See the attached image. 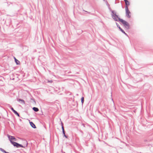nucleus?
<instances>
[{
	"label": "nucleus",
	"instance_id": "obj_1",
	"mask_svg": "<svg viewBox=\"0 0 153 153\" xmlns=\"http://www.w3.org/2000/svg\"><path fill=\"white\" fill-rule=\"evenodd\" d=\"M111 16L114 20L116 21H119L120 19L116 14V13L114 12V11L112 10L111 11Z\"/></svg>",
	"mask_w": 153,
	"mask_h": 153
},
{
	"label": "nucleus",
	"instance_id": "obj_2",
	"mask_svg": "<svg viewBox=\"0 0 153 153\" xmlns=\"http://www.w3.org/2000/svg\"><path fill=\"white\" fill-rule=\"evenodd\" d=\"M122 24L124 25L127 28H129V25L128 23L125 20H124L123 19H120V21Z\"/></svg>",
	"mask_w": 153,
	"mask_h": 153
},
{
	"label": "nucleus",
	"instance_id": "obj_3",
	"mask_svg": "<svg viewBox=\"0 0 153 153\" xmlns=\"http://www.w3.org/2000/svg\"><path fill=\"white\" fill-rule=\"evenodd\" d=\"M125 10L126 16L128 18H130L131 16L129 14H130L131 13L128 10V7L126 6Z\"/></svg>",
	"mask_w": 153,
	"mask_h": 153
},
{
	"label": "nucleus",
	"instance_id": "obj_4",
	"mask_svg": "<svg viewBox=\"0 0 153 153\" xmlns=\"http://www.w3.org/2000/svg\"><path fill=\"white\" fill-rule=\"evenodd\" d=\"M11 143L14 146H16L17 148H19V147H23L22 145L19 144L16 142H12Z\"/></svg>",
	"mask_w": 153,
	"mask_h": 153
},
{
	"label": "nucleus",
	"instance_id": "obj_5",
	"mask_svg": "<svg viewBox=\"0 0 153 153\" xmlns=\"http://www.w3.org/2000/svg\"><path fill=\"white\" fill-rule=\"evenodd\" d=\"M8 137L9 138V140H10V143H11V142H13L12 140H14V141H16V139L13 136H11L9 135H8Z\"/></svg>",
	"mask_w": 153,
	"mask_h": 153
},
{
	"label": "nucleus",
	"instance_id": "obj_6",
	"mask_svg": "<svg viewBox=\"0 0 153 153\" xmlns=\"http://www.w3.org/2000/svg\"><path fill=\"white\" fill-rule=\"evenodd\" d=\"M23 147H22V148H25V147H27V141L25 140H24L23 141Z\"/></svg>",
	"mask_w": 153,
	"mask_h": 153
},
{
	"label": "nucleus",
	"instance_id": "obj_7",
	"mask_svg": "<svg viewBox=\"0 0 153 153\" xmlns=\"http://www.w3.org/2000/svg\"><path fill=\"white\" fill-rule=\"evenodd\" d=\"M11 109L19 117V114L16 111L14 110L13 107H11Z\"/></svg>",
	"mask_w": 153,
	"mask_h": 153
},
{
	"label": "nucleus",
	"instance_id": "obj_8",
	"mask_svg": "<svg viewBox=\"0 0 153 153\" xmlns=\"http://www.w3.org/2000/svg\"><path fill=\"white\" fill-rule=\"evenodd\" d=\"M116 25H117V27L119 28L120 30L122 32H123V33H124L125 34H126L125 33L124 31L120 27L119 25L117 23H116Z\"/></svg>",
	"mask_w": 153,
	"mask_h": 153
},
{
	"label": "nucleus",
	"instance_id": "obj_9",
	"mask_svg": "<svg viewBox=\"0 0 153 153\" xmlns=\"http://www.w3.org/2000/svg\"><path fill=\"white\" fill-rule=\"evenodd\" d=\"M30 124L31 126L34 128H36V126L32 122H30Z\"/></svg>",
	"mask_w": 153,
	"mask_h": 153
},
{
	"label": "nucleus",
	"instance_id": "obj_10",
	"mask_svg": "<svg viewBox=\"0 0 153 153\" xmlns=\"http://www.w3.org/2000/svg\"><path fill=\"white\" fill-rule=\"evenodd\" d=\"M125 2V4L126 5V6L128 7V6L130 4L129 2L127 1V0H124Z\"/></svg>",
	"mask_w": 153,
	"mask_h": 153
},
{
	"label": "nucleus",
	"instance_id": "obj_11",
	"mask_svg": "<svg viewBox=\"0 0 153 153\" xmlns=\"http://www.w3.org/2000/svg\"><path fill=\"white\" fill-rule=\"evenodd\" d=\"M33 110L37 112L39 111V109L37 108L34 107L33 108Z\"/></svg>",
	"mask_w": 153,
	"mask_h": 153
},
{
	"label": "nucleus",
	"instance_id": "obj_12",
	"mask_svg": "<svg viewBox=\"0 0 153 153\" xmlns=\"http://www.w3.org/2000/svg\"><path fill=\"white\" fill-rule=\"evenodd\" d=\"M0 150L4 153H5L6 152V151H5L4 149L1 148H0Z\"/></svg>",
	"mask_w": 153,
	"mask_h": 153
},
{
	"label": "nucleus",
	"instance_id": "obj_13",
	"mask_svg": "<svg viewBox=\"0 0 153 153\" xmlns=\"http://www.w3.org/2000/svg\"><path fill=\"white\" fill-rule=\"evenodd\" d=\"M15 62H16V64H17V65H19L20 64V62L17 59V60H16L15 61Z\"/></svg>",
	"mask_w": 153,
	"mask_h": 153
},
{
	"label": "nucleus",
	"instance_id": "obj_14",
	"mask_svg": "<svg viewBox=\"0 0 153 153\" xmlns=\"http://www.w3.org/2000/svg\"><path fill=\"white\" fill-rule=\"evenodd\" d=\"M81 102H82V104L84 102V97H82L81 98Z\"/></svg>",
	"mask_w": 153,
	"mask_h": 153
},
{
	"label": "nucleus",
	"instance_id": "obj_15",
	"mask_svg": "<svg viewBox=\"0 0 153 153\" xmlns=\"http://www.w3.org/2000/svg\"><path fill=\"white\" fill-rule=\"evenodd\" d=\"M19 101H21V102H22L24 103H25V101L23 100H21V99H19Z\"/></svg>",
	"mask_w": 153,
	"mask_h": 153
},
{
	"label": "nucleus",
	"instance_id": "obj_16",
	"mask_svg": "<svg viewBox=\"0 0 153 153\" xmlns=\"http://www.w3.org/2000/svg\"><path fill=\"white\" fill-rule=\"evenodd\" d=\"M62 131H64V127L63 126V124L62 123Z\"/></svg>",
	"mask_w": 153,
	"mask_h": 153
},
{
	"label": "nucleus",
	"instance_id": "obj_17",
	"mask_svg": "<svg viewBox=\"0 0 153 153\" xmlns=\"http://www.w3.org/2000/svg\"><path fill=\"white\" fill-rule=\"evenodd\" d=\"M52 82H53V81L52 80H51V81L48 80V82H50L51 83H52Z\"/></svg>",
	"mask_w": 153,
	"mask_h": 153
},
{
	"label": "nucleus",
	"instance_id": "obj_18",
	"mask_svg": "<svg viewBox=\"0 0 153 153\" xmlns=\"http://www.w3.org/2000/svg\"><path fill=\"white\" fill-rule=\"evenodd\" d=\"M62 133H63V134L64 135V136L65 135V131H62Z\"/></svg>",
	"mask_w": 153,
	"mask_h": 153
},
{
	"label": "nucleus",
	"instance_id": "obj_19",
	"mask_svg": "<svg viewBox=\"0 0 153 153\" xmlns=\"http://www.w3.org/2000/svg\"><path fill=\"white\" fill-rule=\"evenodd\" d=\"M64 136V137H65L66 138H68V137L67 136H66L65 135Z\"/></svg>",
	"mask_w": 153,
	"mask_h": 153
},
{
	"label": "nucleus",
	"instance_id": "obj_20",
	"mask_svg": "<svg viewBox=\"0 0 153 153\" xmlns=\"http://www.w3.org/2000/svg\"><path fill=\"white\" fill-rule=\"evenodd\" d=\"M107 5L109 7V5L108 3L107 4Z\"/></svg>",
	"mask_w": 153,
	"mask_h": 153
},
{
	"label": "nucleus",
	"instance_id": "obj_21",
	"mask_svg": "<svg viewBox=\"0 0 153 153\" xmlns=\"http://www.w3.org/2000/svg\"><path fill=\"white\" fill-rule=\"evenodd\" d=\"M14 59H15V61H16V60H17V59L15 58V57H14Z\"/></svg>",
	"mask_w": 153,
	"mask_h": 153
},
{
	"label": "nucleus",
	"instance_id": "obj_22",
	"mask_svg": "<svg viewBox=\"0 0 153 153\" xmlns=\"http://www.w3.org/2000/svg\"><path fill=\"white\" fill-rule=\"evenodd\" d=\"M5 153H9L8 152H6Z\"/></svg>",
	"mask_w": 153,
	"mask_h": 153
}]
</instances>
